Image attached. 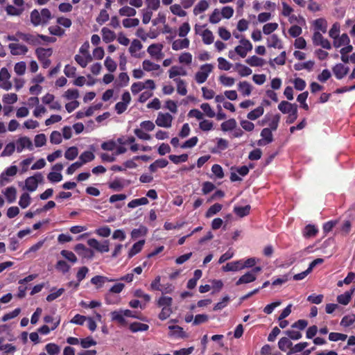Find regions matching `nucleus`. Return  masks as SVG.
Instances as JSON below:
<instances>
[{"label": "nucleus", "mask_w": 355, "mask_h": 355, "mask_svg": "<svg viewBox=\"0 0 355 355\" xmlns=\"http://www.w3.org/2000/svg\"><path fill=\"white\" fill-rule=\"evenodd\" d=\"M17 151L20 153L23 150L24 148H26L28 150H33V144L31 140L27 137H20L17 141Z\"/></svg>", "instance_id": "nucleus-11"}, {"label": "nucleus", "mask_w": 355, "mask_h": 355, "mask_svg": "<svg viewBox=\"0 0 355 355\" xmlns=\"http://www.w3.org/2000/svg\"><path fill=\"white\" fill-rule=\"evenodd\" d=\"M51 19L52 15L48 8H42L40 12L37 9H34L30 15L31 22L34 26L46 25Z\"/></svg>", "instance_id": "nucleus-1"}, {"label": "nucleus", "mask_w": 355, "mask_h": 355, "mask_svg": "<svg viewBox=\"0 0 355 355\" xmlns=\"http://www.w3.org/2000/svg\"><path fill=\"white\" fill-rule=\"evenodd\" d=\"M200 108L203 110L205 114L210 118H213L216 116L215 112L212 110L210 105L207 103H202Z\"/></svg>", "instance_id": "nucleus-64"}, {"label": "nucleus", "mask_w": 355, "mask_h": 355, "mask_svg": "<svg viewBox=\"0 0 355 355\" xmlns=\"http://www.w3.org/2000/svg\"><path fill=\"white\" fill-rule=\"evenodd\" d=\"M55 269L62 273H67L69 271L71 266L64 260H59L55 264Z\"/></svg>", "instance_id": "nucleus-49"}, {"label": "nucleus", "mask_w": 355, "mask_h": 355, "mask_svg": "<svg viewBox=\"0 0 355 355\" xmlns=\"http://www.w3.org/2000/svg\"><path fill=\"white\" fill-rule=\"evenodd\" d=\"M188 155L184 153L180 155H170L168 156L169 159L174 164H178L181 162H185L188 160Z\"/></svg>", "instance_id": "nucleus-43"}, {"label": "nucleus", "mask_w": 355, "mask_h": 355, "mask_svg": "<svg viewBox=\"0 0 355 355\" xmlns=\"http://www.w3.org/2000/svg\"><path fill=\"white\" fill-rule=\"evenodd\" d=\"M213 65L211 64H205L200 67V70L198 71L195 75V80L198 84L205 83L209 73L213 70Z\"/></svg>", "instance_id": "nucleus-2"}, {"label": "nucleus", "mask_w": 355, "mask_h": 355, "mask_svg": "<svg viewBox=\"0 0 355 355\" xmlns=\"http://www.w3.org/2000/svg\"><path fill=\"white\" fill-rule=\"evenodd\" d=\"M236 67L240 68L238 70V73L241 77L250 76L252 72L250 68L239 63L236 64Z\"/></svg>", "instance_id": "nucleus-56"}, {"label": "nucleus", "mask_w": 355, "mask_h": 355, "mask_svg": "<svg viewBox=\"0 0 355 355\" xmlns=\"http://www.w3.org/2000/svg\"><path fill=\"white\" fill-rule=\"evenodd\" d=\"M250 206L245 205L244 207H234V212L239 217L243 218L250 214Z\"/></svg>", "instance_id": "nucleus-37"}, {"label": "nucleus", "mask_w": 355, "mask_h": 355, "mask_svg": "<svg viewBox=\"0 0 355 355\" xmlns=\"http://www.w3.org/2000/svg\"><path fill=\"white\" fill-rule=\"evenodd\" d=\"M239 90L243 96H249L252 92V86L247 81L240 82L239 83Z\"/></svg>", "instance_id": "nucleus-29"}, {"label": "nucleus", "mask_w": 355, "mask_h": 355, "mask_svg": "<svg viewBox=\"0 0 355 355\" xmlns=\"http://www.w3.org/2000/svg\"><path fill=\"white\" fill-rule=\"evenodd\" d=\"M8 48L10 50V53L13 55H25L28 49L25 45L10 43L8 45Z\"/></svg>", "instance_id": "nucleus-10"}, {"label": "nucleus", "mask_w": 355, "mask_h": 355, "mask_svg": "<svg viewBox=\"0 0 355 355\" xmlns=\"http://www.w3.org/2000/svg\"><path fill=\"white\" fill-rule=\"evenodd\" d=\"M10 74L7 68L3 67L0 70V88L6 91L12 88V83L9 80Z\"/></svg>", "instance_id": "nucleus-5"}, {"label": "nucleus", "mask_w": 355, "mask_h": 355, "mask_svg": "<svg viewBox=\"0 0 355 355\" xmlns=\"http://www.w3.org/2000/svg\"><path fill=\"white\" fill-rule=\"evenodd\" d=\"M53 50L51 48L49 49H44L42 47L37 48L35 50V54L37 57V59L41 60H44L45 59H47L49 57H50L52 55Z\"/></svg>", "instance_id": "nucleus-14"}, {"label": "nucleus", "mask_w": 355, "mask_h": 355, "mask_svg": "<svg viewBox=\"0 0 355 355\" xmlns=\"http://www.w3.org/2000/svg\"><path fill=\"white\" fill-rule=\"evenodd\" d=\"M114 279H109L107 277L101 275H96L91 279V283L96 285L98 288H101L107 282H114Z\"/></svg>", "instance_id": "nucleus-19"}, {"label": "nucleus", "mask_w": 355, "mask_h": 355, "mask_svg": "<svg viewBox=\"0 0 355 355\" xmlns=\"http://www.w3.org/2000/svg\"><path fill=\"white\" fill-rule=\"evenodd\" d=\"M209 7V3L206 0L200 1L193 8V14L198 15L205 12Z\"/></svg>", "instance_id": "nucleus-28"}, {"label": "nucleus", "mask_w": 355, "mask_h": 355, "mask_svg": "<svg viewBox=\"0 0 355 355\" xmlns=\"http://www.w3.org/2000/svg\"><path fill=\"white\" fill-rule=\"evenodd\" d=\"M293 346V343L288 338L283 337L278 342V347L282 351H286L287 349H290Z\"/></svg>", "instance_id": "nucleus-39"}, {"label": "nucleus", "mask_w": 355, "mask_h": 355, "mask_svg": "<svg viewBox=\"0 0 355 355\" xmlns=\"http://www.w3.org/2000/svg\"><path fill=\"white\" fill-rule=\"evenodd\" d=\"M95 158L94 153L91 151H85L79 157L80 161V163L83 164L87 163L92 161Z\"/></svg>", "instance_id": "nucleus-45"}, {"label": "nucleus", "mask_w": 355, "mask_h": 355, "mask_svg": "<svg viewBox=\"0 0 355 355\" xmlns=\"http://www.w3.org/2000/svg\"><path fill=\"white\" fill-rule=\"evenodd\" d=\"M272 131L268 128H263L261 132V137L266 141V143H272L273 141V136Z\"/></svg>", "instance_id": "nucleus-55"}, {"label": "nucleus", "mask_w": 355, "mask_h": 355, "mask_svg": "<svg viewBox=\"0 0 355 355\" xmlns=\"http://www.w3.org/2000/svg\"><path fill=\"white\" fill-rule=\"evenodd\" d=\"M313 65H314V62L309 60V61H307L304 63H297V64H294V69L296 71H300L303 69H306L309 71H311V70H312Z\"/></svg>", "instance_id": "nucleus-58"}, {"label": "nucleus", "mask_w": 355, "mask_h": 355, "mask_svg": "<svg viewBox=\"0 0 355 355\" xmlns=\"http://www.w3.org/2000/svg\"><path fill=\"white\" fill-rule=\"evenodd\" d=\"M268 41V47H273L277 49L283 48L282 41L279 40V37L276 34L272 35Z\"/></svg>", "instance_id": "nucleus-30"}, {"label": "nucleus", "mask_w": 355, "mask_h": 355, "mask_svg": "<svg viewBox=\"0 0 355 355\" xmlns=\"http://www.w3.org/2000/svg\"><path fill=\"white\" fill-rule=\"evenodd\" d=\"M241 45L235 47L234 51L241 58H245L249 51L252 49V44L251 42L245 38L240 40Z\"/></svg>", "instance_id": "nucleus-4"}, {"label": "nucleus", "mask_w": 355, "mask_h": 355, "mask_svg": "<svg viewBox=\"0 0 355 355\" xmlns=\"http://www.w3.org/2000/svg\"><path fill=\"white\" fill-rule=\"evenodd\" d=\"M101 33L103 40L105 43H110L116 39L115 33L106 27H103L101 29Z\"/></svg>", "instance_id": "nucleus-18"}, {"label": "nucleus", "mask_w": 355, "mask_h": 355, "mask_svg": "<svg viewBox=\"0 0 355 355\" xmlns=\"http://www.w3.org/2000/svg\"><path fill=\"white\" fill-rule=\"evenodd\" d=\"M263 112H264L263 107L262 106H259L257 108H255L254 110H253L251 112H250L248 114L247 117L250 120H256L259 116L263 115Z\"/></svg>", "instance_id": "nucleus-36"}, {"label": "nucleus", "mask_w": 355, "mask_h": 355, "mask_svg": "<svg viewBox=\"0 0 355 355\" xmlns=\"http://www.w3.org/2000/svg\"><path fill=\"white\" fill-rule=\"evenodd\" d=\"M170 10L173 15L179 17H184L187 15V12L182 9L181 6L179 4H173L170 7Z\"/></svg>", "instance_id": "nucleus-62"}, {"label": "nucleus", "mask_w": 355, "mask_h": 355, "mask_svg": "<svg viewBox=\"0 0 355 355\" xmlns=\"http://www.w3.org/2000/svg\"><path fill=\"white\" fill-rule=\"evenodd\" d=\"M86 56L83 57L80 55H76L74 59L76 62L83 68L87 67L89 62L92 60V58L87 51H85Z\"/></svg>", "instance_id": "nucleus-17"}, {"label": "nucleus", "mask_w": 355, "mask_h": 355, "mask_svg": "<svg viewBox=\"0 0 355 355\" xmlns=\"http://www.w3.org/2000/svg\"><path fill=\"white\" fill-rule=\"evenodd\" d=\"M174 80L177 83L178 93L182 96H185L187 93V89L184 81L180 78H175Z\"/></svg>", "instance_id": "nucleus-48"}, {"label": "nucleus", "mask_w": 355, "mask_h": 355, "mask_svg": "<svg viewBox=\"0 0 355 355\" xmlns=\"http://www.w3.org/2000/svg\"><path fill=\"white\" fill-rule=\"evenodd\" d=\"M243 260H238L236 261H232L227 263L226 265L223 266L222 267V270L224 272H229V271H239L243 269Z\"/></svg>", "instance_id": "nucleus-12"}, {"label": "nucleus", "mask_w": 355, "mask_h": 355, "mask_svg": "<svg viewBox=\"0 0 355 355\" xmlns=\"http://www.w3.org/2000/svg\"><path fill=\"white\" fill-rule=\"evenodd\" d=\"M148 230L145 226H140L138 229H134L131 232V237L133 239H137L140 236H145L147 234Z\"/></svg>", "instance_id": "nucleus-53"}, {"label": "nucleus", "mask_w": 355, "mask_h": 355, "mask_svg": "<svg viewBox=\"0 0 355 355\" xmlns=\"http://www.w3.org/2000/svg\"><path fill=\"white\" fill-rule=\"evenodd\" d=\"M355 322V315L354 314H349L347 315H345L341 321H340V326L343 327H348L351 326L354 322Z\"/></svg>", "instance_id": "nucleus-44"}, {"label": "nucleus", "mask_w": 355, "mask_h": 355, "mask_svg": "<svg viewBox=\"0 0 355 355\" xmlns=\"http://www.w3.org/2000/svg\"><path fill=\"white\" fill-rule=\"evenodd\" d=\"M173 299L168 296H162L157 300V306L159 307H171Z\"/></svg>", "instance_id": "nucleus-47"}, {"label": "nucleus", "mask_w": 355, "mask_h": 355, "mask_svg": "<svg viewBox=\"0 0 355 355\" xmlns=\"http://www.w3.org/2000/svg\"><path fill=\"white\" fill-rule=\"evenodd\" d=\"M350 40L347 33H343L340 36H338L334 39L333 45L335 48H339L345 44H348Z\"/></svg>", "instance_id": "nucleus-15"}, {"label": "nucleus", "mask_w": 355, "mask_h": 355, "mask_svg": "<svg viewBox=\"0 0 355 355\" xmlns=\"http://www.w3.org/2000/svg\"><path fill=\"white\" fill-rule=\"evenodd\" d=\"M172 120L173 117L170 114H162L160 112L157 116L155 123L159 127L170 128L171 126Z\"/></svg>", "instance_id": "nucleus-8"}, {"label": "nucleus", "mask_w": 355, "mask_h": 355, "mask_svg": "<svg viewBox=\"0 0 355 355\" xmlns=\"http://www.w3.org/2000/svg\"><path fill=\"white\" fill-rule=\"evenodd\" d=\"M222 205L219 203H215L214 205H211L206 211L205 216L207 218H210L214 214H216L222 209Z\"/></svg>", "instance_id": "nucleus-42"}, {"label": "nucleus", "mask_w": 355, "mask_h": 355, "mask_svg": "<svg viewBox=\"0 0 355 355\" xmlns=\"http://www.w3.org/2000/svg\"><path fill=\"white\" fill-rule=\"evenodd\" d=\"M309 343L307 342H302L296 344L295 346H292L290 351L287 353V355L302 352L307 346Z\"/></svg>", "instance_id": "nucleus-51"}, {"label": "nucleus", "mask_w": 355, "mask_h": 355, "mask_svg": "<svg viewBox=\"0 0 355 355\" xmlns=\"http://www.w3.org/2000/svg\"><path fill=\"white\" fill-rule=\"evenodd\" d=\"M245 62L251 67H262L264 64V60L257 55H252L247 58Z\"/></svg>", "instance_id": "nucleus-27"}, {"label": "nucleus", "mask_w": 355, "mask_h": 355, "mask_svg": "<svg viewBox=\"0 0 355 355\" xmlns=\"http://www.w3.org/2000/svg\"><path fill=\"white\" fill-rule=\"evenodd\" d=\"M141 48H142V44L141 43V42L137 39H135V40H133V41L132 42V43L130 44V46L129 48V51L132 56L138 57L137 55H136L135 53L137 51L141 50Z\"/></svg>", "instance_id": "nucleus-34"}, {"label": "nucleus", "mask_w": 355, "mask_h": 355, "mask_svg": "<svg viewBox=\"0 0 355 355\" xmlns=\"http://www.w3.org/2000/svg\"><path fill=\"white\" fill-rule=\"evenodd\" d=\"M280 121V115L279 114L270 115V120L268 121L269 128L275 131L277 129Z\"/></svg>", "instance_id": "nucleus-46"}, {"label": "nucleus", "mask_w": 355, "mask_h": 355, "mask_svg": "<svg viewBox=\"0 0 355 355\" xmlns=\"http://www.w3.org/2000/svg\"><path fill=\"white\" fill-rule=\"evenodd\" d=\"M201 35H202V41L205 44H211L213 43L214 37L212 34V32L210 30H209V29L205 30L202 33Z\"/></svg>", "instance_id": "nucleus-50"}, {"label": "nucleus", "mask_w": 355, "mask_h": 355, "mask_svg": "<svg viewBox=\"0 0 355 355\" xmlns=\"http://www.w3.org/2000/svg\"><path fill=\"white\" fill-rule=\"evenodd\" d=\"M16 35L19 37V39L26 42L29 45L38 46L43 44L41 42V41H40L38 33L31 34L19 31L16 33Z\"/></svg>", "instance_id": "nucleus-3"}, {"label": "nucleus", "mask_w": 355, "mask_h": 355, "mask_svg": "<svg viewBox=\"0 0 355 355\" xmlns=\"http://www.w3.org/2000/svg\"><path fill=\"white\" fill-rule=\"evenodd\" d=\"M87 244L89 247L101 253L107 252L110 250V242L107 240L104 241L103 243H100L96 239H89L87 241Z\"/></svg>", "instance_id": "nucleus-6"}, {"label": "nucleus", "mask_w": 355, "mask_h": 355, "mask_svg": "<svg viewBox=\"0 0 355 355\" xmlns=\"http://www.w3.org/2000/svg\"><path fill=\"white\" fill-rule=\"evenodd\" d=\"M149 326L144 323H141L139 322H134L131 323L129 326V329L132 332H138V331H146L148 330Z\"/></svg>", "instance_id": "nucleus-23"}, {"label": "nucleus", "mask_w": 355, "mask_h": 355, "mask_svg": "<svg viewBox=\"0 0 355 355\" xmlns=\"http://www.w3.org/2000/svg\"><path fill=\"white\" fill-rule=\"evenodd\" d=\"M142 65H143V69L147 71L157 70L159 69V64H155L154 62H153L148 60H144Z\"/></svg>", "instance_id": "nucleus-61"}, {"label": "nucleus", "mask_w": 355, "mask_h": 355, "mask_svg": "<svg viewBox=\"0 0 355 355\" xmlns=\"http://www.w3.org/2000/svg\"><path fill=\"white\" fill-rule=\"evenodd\" d=\"M60 318L58 319L53 323L51 328H49L47 325L44 324L38 329V332L43 335H47L51 331L55 330L60 324Z\"/></svg>", "instance_id": "nucleus-35"}, {"label": "nucleus", "mask_w": 355, "mask_h": 355, "mask_svg": "<svg viewBox=\"0 0 355 355\" xmlns=\"http://www.w3.org/2000/svg\"><path fill=\"white\" fill-rule=\"evenodd\" d=\"M236 126V122L234 119H230L227 121H224L221 124V130L227 132L235 129Z\"/></svg>", "instance_id": "nucleus-41"}, {"label": "nucleus", "mask_w": 355, "mask_h": 355, "mask_svg": "<svg viewBox=\"0 0 355 355\" xmlns=\"http://www.w3.org/2000/svg\"><path fill=\"white\" fill-rule=\"evenodd\" d=\"M169 78H174L175 76H186L187 72L186 71L181 67L178 66H173L169 71Z\"/></svg>", "instance_id": "nucleus-31"}, {"label": "nucleus", "mask_w": 355, "mask_h": 355, "mask_svg": "<svg viewBox=\"0 0 355 355\" xmlns=\"http://www.w3.org/2000/svg\"><path fill=\"white\" fill-rule=\"evenodd\" d=\"M6 13L10 16H20L24 11V8L15 7L12 5H8L6 7Z\"/></svg>", "instance_id": "nucleus-25"}, {"label": "nucleus", "mask_w": 355, "mask_h": 355, "mask_svg": "<svg viewBox=\"0 0 355 355\" xmlns=\"http://www.w3.org/2000/svg\"><path fill=\"white\" fill-rule=\"evenodd\" d=\"M257 277L254 276L253 272H247L245 274L242 275L236 282V286H239L243 284H248L253 282L256 280Z\"/></svg>", "instance_id": "nucleus-16"}, {"label": "nucleus", "mask_w": 355, "mask_h": 355, "mask_svg": "<svg viewBox=\"0 0 355 355\" xmlns=\"http://www.w3.org/2000/svg\"><path fill=\"white\" fill-rule=\"evenodd\" d=\"M109 19V14L106 9H103L101 10L98 16L96 17V22L101 25L105 23Z\"/></svg>", "instance_id": "nucleus-63"}, {"label": "nucleus", "mask_w": 355, "mask_h": 355, "mask_svg": "<svg viewBox=\"0 0 355 355\" xmlns=\"http://www.w3.org/2000/svg\"><path fill=\"white\" fill-rule=\"evenodd\" d=\"M119 13L121 16L134 17L137 11L135 8L125 6L119 9Z\"/></svg>", "instance_id": "nucleus-40"}, {"label": "nucleus", "mask_w": 355, "mask_h": 355, "mask_svg": "<svg viewBox=\"0 0 355 355\" xmlns=\"http://www.w3.org/2000/svg\"><path fill=\"white\" fill-rule=\"evenodd\" d=\"M349 70V68L348 67H345L344 64L341 63L336 64L332 68V71L334 76L338 80L343 78L348 73Z\"/></svg>", "instance_id": "nucleus-9"}, {"label": "nucleus", "mask_w": 355, "mask_h": 355, "mask_svg": "<svg viewBox=\"0 0 355 355\" xmlns=\"http://www.w3.org/2000/svg\"><path fill=\"white\" fill-rule=\"evenodd\" d=\"M318 232V229L313 225L309 224L305 226L303 230V236L305 238L314 237Z\"/></svg>", "instance_id": "nucleus-21"}, {"label": "nucleus", "mask_w": 355, "mask_h": 355, "mask_svg": "<svg viewBox=\"0 0 355 355\" xmlns=\"http://www.w3.org/2000/svg\"><path fill=\"white\" fill-rule=\"evenodd\" d=\"M104 64L110 72L115 71L117 67L116 62L109 56L105 58Z\"/></svg>", "instance_id": "nucleus-60"}, {"label": "nucleus", "mask_w": 355, "mask_h": 355, "mask_svg": "<svg viewBox=\"0 0 355 355\" xmlns=\"http://www.w3.org/2000/svg\"><path fill=\"white\" fill-rule=\"evenodd\" d=\"M145 243V240H140L135 243L128 252V257L132 258L139 252H140Z\"/></svg>", "instance_id": "nucleus-24"}, {"label": "nucleus", "mask_w": 355, "mask_h": 355, "mask_svg": "<svg viewBox=\"0 0 355 355\" xmlns=\"http://www.w3.org/2000/svg\"><path fill=\"white\" fill-rule=\"evenodd\" d=\"M43 180V176L40 173H36L33 176L28 177L25 180V186L28 191L32 192L37 189L38 182Z\"/></svg>", "instance_id": "nucleus-7"}, {"label": "nucleus", "mask_w": 355, "mask_h": 355, "mask_svg": "<svg viewBox=\"0 0 355 355\" xmlns=\"http://www.w3.org/2000/svg\"><path fill=\"white\" fill-rule=\"evenodd\" d=\"M44 349L49 355H58L60 352V346L53 343L46 344Z\"/></svg>", "instance_id": "nucleus-32"}, {"label": "nucleus", "mask_w": 355, "mask_h": 355, "mask_svg": "<svg viewBox=\"0 0 355 355\" xmlns=\"http://www.w3.org/2000/svg\"><path fill=\"white\" fill-rule=\"evenodd\" d=\"M308 95V92H304L300 94L297 98V101L301 104V107L305 110H308L309 108L308 104L306 103Z\"/></svg>", "instance_id": "nucleus-54"}, {"label": "nucleus", "mask_w": 355, "mask_h": 355, "mask_svg": "<svg viewBox=\"0 0 355 355\" xmlns=\"http://www.w3.org/2000/svg\"><path fill=\"white\" fill-rule=\"evenodd\" d=\"M347 338V335L341 334V333H337V332H331L329 334V340L331 341L336 342L338 340H345Z\"/></svg>", "instance_id": "nucleus-57"}, {"label": "nucleus", "mask_w": 355, "mask_h": 355, "mask_svg": "<svg viewBox=\"0 0 355 355\" xmlns=\"http://www.w3.org/2000/svg\"><path fill=\"white\" fill-rule=\"evenodd\" d=\"M314 27L318 31L327 32V22L324 18H319L314 21Z\"/></svg>", "instance_id": "nucleus-33"}, {"label": "nucleus", "mask_w": 355, "mask_h": 355, "mask_svg": "<svg viewBox=\"0 0 355 355\" xmlns=\"http://www.w3.org/2000/svg\"><path fill=\"white\" fill-rule=\"evenodd\" d=\"M149 202L148 200L146 197L140 198H136L128 202V207L129 208H135L139 205H145Z\"/></svg>", "instance_id": "nucleus-38"}, {"label": "nucleus", "mask_w": 355, "mask_h": 355, "mask_svg": "<svg viewBox=\"0 0 355 355\" xmlns=\"http://www.w3.org/2000/svg\"><path fill=\"white\" fill-rule=\"evenodd\" d=\"M78 148L76 146H72V147L69 148L66 150V152L64 153V157L66 159H67L69 160H73L78 156Z\"/></svg>", "instance_id": "nucleus-52"}, {"label": "nucleus", "mask_w": 355, "mask_h": 355, "mask_svg": "<svg viewBox=\"0 0 355 355\" xmlns=\"http://www.w3.org/2000/svg\"><path fill=\"white\" fill-rule=\"evenodd\" d=\"M17 173V167L16 166H10L7 168L6 171L1 175V184L3 186L6 182H10V180L6 178L7 176H14Z\"/></svg>", "instance_id": "nucleus-13"}, {"label": "nucleus", "mask_w": 355, "mask_h": 355, "mask_svg": "<svg viewBox=\"0 0 355 355\" xmlns=\"http://www.w3.org/2000/svg\"><path fill=\"white\" fill-rule=\"evenodd\" d=\"M31 203V197L28 193H24L21 194L19 198V206L25 209Z\"/></svg>", "instance_id": "nucleus-59"}, {"label": "nucleus", "mask_w": 355, "mask_h": 355, "mask_svg": "<svg viewBox=\"0 0 355 355\" xmlns=\"http://www.w3.org/2000/svg\"><path fill=\"white\" fill-rule=\"evenodd\" d=\"M297 107V105L295 103H291L286 101H282L279 105H278V109L283 113V114H288L290 112L293 111L294 107Z\"/></svg>", "instance_id": "nucleus-20"}, {"label": "nucleus", "mask_w": 355, "mask_h": 355, "mask_svg": "<svg viewBox=\"0 0 355 355\" xmlns=\"http://www.w3.org/2000/svg\"><path fill=\"white\" fill-rule=\"evenodd\" d=\"M3 193L8 202L12 203L15 201L17 190L14 187L6 188Z\"/></svg>", "instance_id": "nucleus-26"}, {"label": "nucleus", "mask_w": 355, "mask_h": 355, "mask_svg": "<svg viewBox=\"0 0 355 355\" xmlns=\"http://www.w3.org/2000/svg\"><path fill=\"white\" fill-rule=\"evenodd\" d=\"M189 40L187 38H184L182 40H176L172 44V49L174 51L187 49L189 47Z\"/></svg>", "instance_id": "nucleus-22"}]
</instances>
